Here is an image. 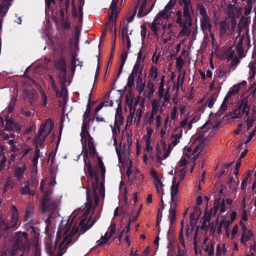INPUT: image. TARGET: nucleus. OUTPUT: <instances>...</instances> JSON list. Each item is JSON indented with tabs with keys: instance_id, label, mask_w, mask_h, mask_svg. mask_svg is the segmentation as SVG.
I'll use <instances>...</instances> for the list:
<instances>
[{
	"instance_id": "1",
	"label": "nucleus",
	"mask_w": 256,
	"mask_h": 256,
	"mask_svg": "<svg viewBox=\"0 0 256 256\" xmlns=\"http://www.w3.org/2000/svg\"><path fill=\"white\" fill-rule=\"evenodd\" d=\"M92 202L88 196H87V202L86 204V207L82 212L80 210L78 212H74L70 218L68 220L66 224L62 222L60 228L59 234H68L71 232L73 226L78 228L80 227V234H84L86 230H88L94 224V222H92L89 224L90 220L91 218L90 212L91 210ZM78 230L75 233L76 234Z\"/></svg>"
},
{
	"instance_id": "2",
	"label": "nucleus",
	"mask_w": 256,
	"mask_h": 256,
	"mask_svg": "<svg viewBox=\"0 0 256 256\" xmlns=\"http://www.w3.org/2000/svg\"><path fill=\"white\" fill-rule=\"evenodd\" d=\"M78 228L74 226L71 232L68 234L64 236L59 234L60 230L57 234L59 239L62 237V242L60 244L58 248L56 247V244H48L46 247V252L50 256H62L66 252V246L74 239V234L77 232Z\"/></svg>"
},
{
	"instance_id": "3",
	"label": "nucleus",
	"mask_w": 256,
	"mask_h": 256,
	"mask_svg": "<svg viewBox=\"0 0 256 256\" xmlns=\"http://www.w3.org/2000/svg\"><path fill=\"white\" fill-rule=\"evenodd\" d=\"M89 128L88 122L84 120L82 124L80 132L82 144V154L84 156L89 154L90 157L94 158L96 153V148L94 144L93 138L90 136L88 132Z\"/></svg>"
},
{
	"instance_id": "4",
	"label": "nucleus",
	"mask_w": 256,
	"mask_h": 256,
	"mask_svg": "<svg viewBox=\"0 0 256 256\" xmlns=\"http://www.w3.org/2000/svg\"><path fill=\"white\" fill-rule=\"evenodd\" d=\"M196 146L191 153L190 148L187 149V152H186L181 158L178 162V166L184 168V166L188 163H194L198 158L199 154L202 152L204 148V142L202 138L196 139L195 142Z\"/></svg>"
},
{
	"instance_id": "5",
	"label": "nucleus",
	"mask_w": 256,
	"mask_h": 256,
	"mask_svg": "<svg viewBox=\"0 0 256 256\" xmlns=\"http://www.w3.org/2000/svg\"><path fill=\"white\" fill-rule=\"evenodd\" d=\"M46 181L43 180L41 182L40 188L43 192V197L41 202V209L43 212L46 211H51L56 209L58 204V202L54 200L50 196L51 192L49 190H44Z\"/></svg>"
},
{
	"instance_id": "6",
	"label": "nucleus",
	"mask_w": 256,
	"mask_h": 256,
	"mask_svg": "<svg viewBox=\"0 0 256 256\" xmlns=\"http://www.w3.org/2000/svg\"><path fill=\"white\" fill-rule=\"evenodd\" d=\"M180 4L184 6V14H182L181 11H178L176 12V23L179 26L192 23L190 15V10L192 6L190 0H180Z\"/></svg>"
},
{
	"instance_id": "7",
	"label": "nucleus",
	"mask_w": 256,
	"mask_h": 256,
	"mask_svg": "<svg viewBox=\"0 0 256 256\" xmlns=\"http://www.w3.org/2000/svg\"><path fill=\"white\" fill-rule=\"evenodd\" d=\"M170 205L169 210L168 218L171 224L173 223L176 218V208L178 201V183L174 182L170 188Z\"/></svg>"
},
{
	"instance_id": "8",
	"label": "nucleus",
	"mask_w": 256,
	"mask_h": 256,
	"mask_svg": "<svg viewBox=\"0 0 256 256\" xmlns=\"http://www.w3.org/2000/svg\"><path fill=\"white\" fill-rule=\"evenodd\" d=\"M171 151L172 148L166 145L165 140H162L158 143L156 148V158L157 163L160 165L162 160L166 159Z\"/></svg>"
},
{
	"instance_id": "9",
	"label": "nucleus",
	"mask_w": 256,
	"mask_h": 256,
	"mask_svg": "<svg viewBox=\"0 0 256 256\" xmlns=\"http://www.w3.org/2000/svg\"><path fill=\"white\" fill-rule=\"evenodd\" d=\"M12 216L10 220L6 222L4 220L0 219V233L3 230H6L9 228H14L16 226L19 222L18 212L16 208L12 206L11 208Z\"/></svg>"
},
{
	"instance_id": "10",
	"label": "nucleus",
	"mask_w": 256,
	"mask_h": 256,
	"mask_svg": "<svg viewBox=\"0 0 256 256\" xmlns=\"http://www.w3.org/2000/svg\"><path fill=\"white\" fill-rule=\"evenodd\" d=\"M28 234L26 232H19L14 237V244L12 246H18V250L22 248L29 250L30 242L28 238Z\"/></svg>"
},
{
	"instance_id": "11",
	"label": "nucleus",
	"mask_w": 256,
	"mask_h": 256,
	"mask_svg": "<svg viewBox=\"0 0 256 256\" xmlns=\"http://www.w3.org/2000/svg\"><path fill=\"white\" fill-rule=\"evenodd\" d=\"M53 127V122L50 120H46L42 124L38 132L37 144L42 145L44 142L46 138L48 135Z\"/></svg>"
},
{
	"instance_id": "12",
	"label": "nucleus",
	"mask_w": 256,
	"mask_h": 256,
	"mask_svg": "<svg viewBox=\"0 0 256 256\" xmlns=\"http://www.w3.org/2000/svg\"><path fill=\"white\" fill-rule=\"evenodd\" d=\"M176 26L172 23L168 24V26L166 24H162V36L164 44L174 40L176 34Z\"/></svg>"
},
{
	"instance_id": "13",
	"label": "nucleus",
	"mask_w": 256,
	"mask_h": 256,
	"mask_svg": "<svg viewBox=\"0 0 256 256\" xmlns=\"http://www.w3.org/2000/svg\"><path fill=\"white\" fill-rule=\"evenodd\" d=\"M118 2V0H112L110 7V9L111 10L110 14L109 16L106 24V26L108 28L112 31L114 30L115 32H116V28L114 26V22L118 12L116 7Z\"/></svg>"
},
{
	"instance_id": "14",
	"label": "nucleus",
	"mask_w": 256,
	"mask_h": 256,
	"mask_svg": "<svg viewBox=\"0 0 256 256\" xmlns=\"http://www.w3.org/2000/svg\"><path fill=\"white\" fill-rule=\"evenodd\" d=\"M238 180L236 182L233 178H230L227 182L226 184L224 186L220 184H218V187H220L218 193L220 195L229 196L236 190L238 185Z\"/></svg>"
},
{
	"instance_id": "15",
	"label": "nucleus",
	"mask_w": 256,
	"mask_h": 256,
	"mask_svg": "<svg viewBox=\"0 0 256 256\" xmlns=\"http://www.w3.org/2000/svg\"><path fill=\"white\" fill-rule=\"evenodd\" d=\"M150 174L153 178V184L155 186L157 192L160 195L162 196L164 194V184H163L162 177L158 175V172L154 170H152Z\"/></svg>"
},
{
	"instance_id": "16",
	"label": "nucleus",
	"mask_w": 256,
	"mask_h": 256,
	"mask_svg": "<svg viewBox=\"0 0 256 256\" xmlns=\"http://www.w3.org/2000/svg\"><path fill=\"white\" fill-rule=\"evenodd\" d=\"M145 58L144 54L141 50H140L138 54L136 61L134 66L132 73L135 74H139V76H141L144 66V62Z\"/></svg>"
},
{
	"instance_id": "17",
	"label": "nucleus",
	"mask_w": 256,
	"mask_h": 256,
	"mask_svg": "<svg viewBox=\"0 0 256 256\" xmlns=\"http://www.w3.org/2000/svg\"><path fill=\"white\" fill-rule=\"evenodd\" d=\"M240 226L242 229L240 242L244 246H246V242L251 240L254 238V234L252 230L247 228L242 221L240 222Z\"/></svg>"
},
{
	"instance_id": "18",
	"label": "nucleus",
	"mask_w": 256,
	"mask_h": 256,
	"mask_svg": "<svg viewBox=\"0 0 256 256\" xmlns=\"http://www.w3.org/2000/svg\"><path fill=\"white\" fill-rule=\"evenodd\" d=\"M166 102L164 100L161 101L158 99H154L151 102L152 109L150 112L154 114H160L164 112L166 106Z\"/></svg>"
},
{
	"instance_id": "19",
	"label": "nucleus",
	"mask_w": 256,
	"mask_h": 256,
	"mask_svg": "<svg viewBox=\"0 0 256 256\" xmlns=\"http://www.w3.org/2000/svg\"><path fill=\"white\" fill-rule=\"evenodd\" d=\"M94 201L95 206L98 204L99 201V197H104V188L102 184H96V186L94 185Z\"/></svg>"
},
{
	"instance_id": "20",
	"label": "nucleus",
	"mask_w": 256,
	"mask_h": 256,
	"mask_svg": "<svg viewBox=\"0 0 256 256\" xmlns=\"http://www.w3.org/2000/svg\"><path fill=\"white\" fill-rule=\"evenodd\" d=\"M88 155L90 156V154H88L87 156H84L83 154L84 161L85 163L84 170L86 173H87L90 178H94V180L96 182L98 181V178L96 177V172L95 169L94 168L91 166L90 162L88 160Z\"/></svg>"
},
{
	"instance_id": "21",
	"label": "nucleus",
	"mask_w": 256,
	"mask_h": 256,
	"mask_svg": "<svg viewBox=\"0 0 256 256\" xmlns=\"http://www.w3.org/2000/svg\"><path fill=\"white\" fill-rule=\"evenodd\" d=\"M164 84H159L158 88V98L164 100V102H169L170 98V87L168 86L166 90L164 89Z\"/></svg>"
},
{
	"instance_id": "22",
	"label": "nucleus",
	"mask_w": 256,
	"mask_h": 256,
	"mask_svg": "<svg viewBox=\"0 0 256 256\" xmlns=\"http://www.w3.org/2000/svg\"><path fill=\"white\" fill-rule=\"evenodd\" d=\"M171 125V122L170 120L169 116H167L164 120V124L163 126L161 128L160 131V136L162 140H164V138L169 134L170 127Z\"/></svg>"
},
{
	"instance_id": "23",
	"label": "nucleus",
	"mask_w": 256,
	"mask_h": 256,
	"mask_svg": "<svg viewBox=\"0 0 256 256\" xmlns=\"http://www.w3.org/2000/svg\"><path fill=\"white\" fill-rule=\"evenodd\" d=\"M182 130H178L177 132L172 134L170 136V143L168 145L170 148L180 143V140L182 137Z\"/></svg>"
},
{
	"instance_id": "24",
	"label": "nucleus",
	"mask_w": 256,
	"mask_h": 256,
	"mask_svg": "<svg viewBox=\"0 0 256 256\" xmlns=\"http://www.w3.org/2000/svg\"><path fill=\"white\" fill-rule=\"evenodd\" d=\"M242 10L240 8H236L234 5L229 4L226 8V13L228 17L234 19L238 16Z\"/></svg>"
},
{
	"instance_id": "25",
	"label": "nucleus",
	"mask_w": 256,
	"mask_h": 256,
	"mask_svg": "<svg viewBox=\"0 0 256 256\" xmlns=\"http://www.w3.org/2000/svg\"><path fill=\"white\" fill-rule=\"evenodd\" d=\"M137 8H138V13L141 16H146L150 10L149 8H147L146 0H139Z\"/></svg>"
},
{
	"instance_id": "26",
	"label": "nucleus",
	"mask_w": 256,
	"mask_h": 256,
	"mask_svg": "<svg viewBox=\"0 0 256 256\" xmlns=\"http://www.w3.org/2000/svg\"><path fill=\"white\" fill-rule=\"evenodd\" d=\"M26 170V167L24 163L20 164L14 168V176L20 181L23 176L24 172Z\"/></svg>"
},
{
	"instance_id": "27",
	"label": "nucleus",
	"mask_w": 256,
	"mask_h": 256,
	"mask_svg": "<svg viewBox=\"0 0 256 256\" xmlns=\"http://www.w3.org/2000/svg\"><path fill=\"white\" fill-rule=\"evenodd\" d=\"M192 25V23L184 24L182 26H180V27L182 28V29L180 30L178 34V38H182L184 36H188L190 34V27Z\"/></svg>"
},
{
	"instance_id": "28",
	"label": "nucleus",
	"mask_w": 256,
	"mask_h": 256,
	"mask_svg": "<svg viewBox=\"0 0 256 256\" xmlns=\"http://www.w3.org/2000/svg\"><path fill=\"white\" fill-rule=\"evenodd\" d=\"M178 75L177 78L176 82H174V89H176V91H178L180 86H182L186 74V71L184 70L182 72H178Z\"/></svg>"
},
{
	"instance_id": "29",
	"label": "nucleus",
	"mask_w": 256,
	"mask_h": 256,
	"mask_svg": "<svg viewBox=\"0 0 256 256\" xmlns=\"http://www.w3.org/2000/svg\"><path fill=\"white\" fill-rule=\"evenodd\" d=\"M158 76V70L155 66H152L150 68V72L148 76V81L155 82H157V78Z\"/></svg>"
},
{
	"instance_id": "30",
	"label": "nucleus",
	"mask_w": 256,
	"mask_h": 256,
	"mask_svg": "<svg viewBox=\"0 0 256 256\" xmlns=\"http://www.w3.org/2000/svg\"><path fill=\"white\" fill-rule=\"evenodd\" d=\"M124 116L122 108L118 106L116 109V112L115 114L114 124L116 126H120V125L123 124Z\"/></svg>"
},
{
	"instance_id": "31",
	"label": "nucleus",
	"mask_w": 256,
	"mask_h": 256,
	"mask_svg": "<svg viewBox=\"0 0 256 256\" xmlns=\"http://www.w3.org/2000/svg\"><path fill=\"white\" fill-rule=\"evenodd\" d=\"M164 24L162 22L158 21L155 18L153 22L150 24L151 30L153 32L154 35L158 36V30L160 26Z\"/></svg>"
},
{
	"instance_id": "32",
	"label": "nucleus",
	"mask_w": 256,
	"mask_h": 256,
	"mask_svg": "<svg viewBox=\"0 0 256 256\" xmlns=\"http://www.w3.org/2000/svg\"><path fill=\"white\" fill-rule=\"evenodd\" d=\"M170 12L164 9L160 11L156 16L155 19L162 22V20H168L170 18Z\"/></svg>"
},
{
	"instance_id": "33",
	"label": "nucleus",
	"mask_w": 256,
	"mask_h": 256,
	"mask_svg": "<svg viewBox=\"0 0 256 256\" xmlns=\"http://www.w3.org/2000/svg\"><path fill=\"white\" fill-rule=\"evenodd\" d=\"M252 174L250 170L248 171L246 174L241 184V189L242 190L245 191L248 184L250 182Z\"/></svg>"
},
{
	"instance_id": "34",
	"label": "nucleus",
	"mask_w": 256,
	"mask_h": 256,
	"mask_svg": "<svg viewBox=\"0 0 256 256\" xmlns=\"http://www.w3.org/2000/svg\"><path fill=\"white\" fill-rule=\"evenodd\" d=\"M61 2L60 15L62 18H64V12H66L69 8L70 0H60Z\"/></svg>"
},
{
	"instance_id": "35",
	"label": "nucleus",
	"mask_w": 256,
	"mask_h": 256,
	"mask_svg": "<svg viewBox=\"0 0 256 256\" xmlns=\"http://www.w3.org/2000/svg\"><path fill=\"white\" fill-rule=\"evenodd\" d=\"M211 214H206L202 218V224L201 226V229L203 230H206L210 226V220Z\"/></svg>"
},
{
	"instance_id": "36",
	"label": "nucleus",
	"mask_w": 256,
	"mask_h": 256,
	"mask_svg": "<svg viewBox=\"0 0 256 256\" xmlns=\"http://www.w3.org/2000/svg\"><path fill=\"white\" fill-rule=\"evenodd\" d=\"M18 250V246H12L8 248L0 256H14L16 254Z\"/></svg>"
},
{
	"instance_id": "37",
	"label": "nucleus",
	"mask_w": 256,
	"mask_h": 256,
	"mask_svg": "<svg viewBox=\"0 0 256 256\" xmlns=\"http://www.w3.org/2000/svg\"><path fill=\"white\" fill-rule=\"evenodd\" d=\"M206 240H204V245L202 246V250L207 252L208 255L214 254V246L212 242L206 243Z\"/></svg>"
},
{
	"instance_id": "38",
	"label": "nucleus",
	"mask_w": 256,
	"mask_h": 256,
	"mask_svg": "<svg viewBox=\"0 0 256 256\" xmlns=\"http://www.w3.org/2000/svg\"><path fill=\"white\" fill-rule=\"evenodd\" d=\"M201 25L203 30H208L210 32L212 25L208 16L202 18Z\"/></svg>"
},
{
	"instance_id": "39",
	"label": "nucleus",
	"mask_w": 256,
	"mask_h": 256,
	"mask_svg": "<svg viewBox=\"0 0 256 256\" xmlns=\"http://www.w3.org/2000/svg\"><path fill=\"white\" fill-rule=\"evenodd\" d=\"M136 89L138 92L139 94H140L144 90L146 84L142 81V78L141 76H138V80L136 82Z\"/></svg>"
},
{
	"instance_id": "40",
	"label": "nucleus",
	"mask_w": 256,
	"mask_h": 256,
	"mask_svg": "<svg viewBox=\"0 0 256 256\" xmlns=\"http://www.w3.org/2000/svg\"><path fill=\"white\" fill-rule=\"evenodd\" d=\"M155 82H148V83H147V85H146V88L148 90V98H151L154 92H155V89H154V85H155Z\"/></svg>"
},
{
	"instance_id": "41",
	"label": "nucleus",
	"mask_w": 256,
	"mask_h": 256,
	"mask_svg": "<svg viewBox=\"0 0 256 256\" xmlns=\"http://www.w3.org/2000/svg\"><path fill=\"white\" fill-rule=\"evenodd\" d=\"M185 62L182 57H178L176 59V66L178 70V72H182V67L184 64Z\"/></svg>"
},
{
	"instance_id": "42",
	"label": "nucleus",
	"mask_w": 256,
	"mask_h": 256,
	"mask_svg": "<svg viewBox=\"0 0 256 256\" xmlns=\"http://www.w3.org/2000/svg\"><path fill=\"white\" fill-rule=\"evenodd\" d=\"M28 182H26L24 183V186L22 187L21 188V193L22 194H31L34 196L35 194L34 191L31 192L29 186H28Z\"/></svg>"
},
{
	"instance_id": "43",
	"label": "nucleus",
	"mask_w": 256,
	"mask_h": 256,
	"mask_svg": "<svg viewBox=\"0 0 256 256\" xmlns=\"http://www.w3.org/2000/svg\"><path fill=\"white\" fill-rule=\"evenodd\" d=\"M178 109L180 110L181 115L184 114L186 112H188L190 114V108L186 104H180L178 106Z\"/></svg>"
},
{
	"instance_id": "44",
	"label": "nucleus",
	"mask_w": 256,
	"mask_h": 256,
	"mask_svg": "<svg viewBox=\"0 0 256 256\" xmlns=\"http://www.w3.org/2000/svg\"><path fill=\"white\" fill-rule=\"evenodd\" d=\"M110 237L108 236V232H106L104 236H102L100 240L97 241V245L98 246H102L107 242Z\"/></svg>"
},
{
	"instance_id": "45",
	"label": "nucleus",
	"mask_w": 256,
	"mask_h": 256,
	"mask_svg": "<svg viewBox=\"0 0 256 256\" xmlns=\"http://www.w3.org/2000/svg\"><path fill=\"white\" fill-rule=\"evenodd\" d=\"M79 32H78L75 36L70 40V46H74L78 49V43Z\"/></svg>"
},
{
	"instance_id": "46",
	"label": "nucleus",
	"mask_w": 256,
	"mask_h": 256,
	"mask_svg": "<svg viewBox=\"0 0 256 256\" xmlns=\"http://www.w3.org/2000/svg\"><path fill=\"white\" fill-rule=\"evenodd\" d=\"M226 252V250L225 248V244H222V246L220 245H217L216 246V254L218 256H222V254H225Z\"/></svg>"
},
{
	"instance_id": "47",
	"label": "nucleus",
	"mask_w": 256,
	"mask_h": 256,
	"mask_svg": "<svg viewBox=\"0 0 256 256\" xmlns=\"http://www.w3.org/2000/svg\"><path fill=\"white\" fill-rule=\"evenodd\" d=\"M178 106H174L171 110L170 115L169 116L170 120L172 122V120H175L177 117Z\"/></svg>"
},
{
	"instance_id": "48",
	"label": "nucleus",
	"mask_w": 256,
	"mask_h": 256,
	"mask_svg": "<svg viewBox=\"0 0 256 256\" xmlns=\"http://www.w3.org/2000/svg\"><path fill=\"white\" fill-rule=\"evenodd\" d=\"M38 95L34 90H32L27 94V98L32 104L37 98Z\"/></svg>"
},
{
	"instance_id": "49",
	"label": "nucleus",
	"mask_w": 256,
	"mask_h": 256,
	"mask_svg": "<svg viewBox=\"0 0 256 256\" xmlns=\"http://www.w3.org/2000/svg\"><path fill=\"white\" fill-rule=\"evenodd\" d=\"M40 157V150L38 149L37 148L36 149L35 152H34V158L32 160V165L33 166H36L38 164V161Z\"/></svg>"
},
{
	"instance_id": "50",
	"label": "nucleus",
	"mask_w": 256,
	"mask_h": 256,
	"mask_svg": "<svg viewBox=\"0 0 256 256\" xmlns=\"http://www.w3.org/2000/svg\"><path fill=\"white\" fill-rule=\"evenodd\" d=\"M152 147L151 146L150 138H148L146 142L145 152H146V154H148L149 156H150L152 153Z\"/></svg>"
},
{
	"instance_id": "51",
	"label": "nucleus",
	"mask_w": 256,
	"mask_h": 256,
	"mask_svg": "<svg viewBox=\"0 0 256 256\" xmlns=\"http://www.w3.org/2000/svg\"><path fill=\"white\" fill-rule=\"evenodd\" d=\"M14 122L13 120L10 118L6 119V124L5 130L7 131H10L14 128Z\"/></svg>"
},
{
	"instance_id": "52",
	"label": "nucleus",
	"mask_w": 256,
	"mask_h": 256,
	"mask_svg": "<svg viewBox=\"0 0 256 256\" xmlns=\"http://www.w3.org/2000/svg\"><path fill=\"white\" fill-rule=\"evenodd\" d=\"M230 93H228L226 95V96H225V98L224 100V101L220 106V110H221L222 112H224L226 111V110L227 109V106H226V102L228 101V98H230Z\"/></svg>"
},
{
	"instance_id": "53",
	"label": "nucleus",
	"mask_w": 256,
	"mask_h": 256,
	"mask_svg": "<svg viewBox=\"0 0 256 256\" xmlns=\"http://www.w3.org/2000/svg\"><path fill=\"white\" fill-rule=\"evenodd\" d=\"M180 170V179H179L178 181L177 182L176 180V178L174 177L173 178L172 184H173L174 182H175L178 183V185H179L180 184V182H182L184 180V178L185 176V174H186V171L185 170V168H182Z\"/></svg>"
},
{
	"instance_id": "54",
	"label": "nucleus",
	"mask_w": 256,
	"mask_h": 256,
	"mask_svg": "<svg viewBox=\"0 0 256 256\" xmlns=\"http://www.w3.org/2000/svg\"><path fill=\"white\" fill-rule=\"evenodd\" d=\"M134 74L131 73V74L129 76L128 79V82H127L126 86L130 88H132L134 84Z\"/></svg>"
},
{
	"instance_id": "55",
	"label": "nucleus",
	"mask_w": 256,
	"mask_h": 256,
	"mask_svg": "<svg viewBox=\"0 0 256 256\" xmlns=\"http://www.w3.org/2000/svg\"><path fill=\"white\" fill-rule=\"evenodd\" d=\"M38 89L42 97V106H46V96L44 91L40 86H38Z\"/></svg>"
},
{
	"instance_id": "56",
	"label": "nucleus",
	"mask_w": 256,
	"mask_h": 256,
	"mask_svg": "<svg viewBox=\"0 0 256 256\" xmlns=\"http://www.w3.org/2000/svg\"><path fill=\"white\" fill-rule=\"evenodd\" d=\"M198 10L202 18L208 16L206 14V9L203 6H198Z\"/></svg>"
},
{
	"instance_id": "57",
	"label": "nucleus",
	"mask_w": 256,
	"mask_h": 256,
	"mask_svg": "<svg viewBox=\"0 0 256 256\" xmlns=\"http://www.w3.org/2000/svg\"><path fill=\"white\" fill-rule=\"evenodd\" d=\"M218 76L220 78H226L230 74V72H227L221 68H218Z\"/></svg>"
},
{
	"instance_id": "58",
	"label": "nucleus",
	"mask_w": 256,
	"mask_h": 256,
	"mask_svg": "<svg viewBox=\"0 0 256 256\" xmlns=\"http://www.w3.org/2000/svg\"><path fill=\"white\" fill-rule=\"evenodd\" d=\"M57 97H62L64 101L67 97V90L66 88L62 86L60 93L58 92Z\"/></svg>"
},
{
	"instance_id": "59",
	"label": "nucleus",
	"mask_w": 256,
	"mask_h": 256,
	"mask_svg": "<svg viewBox=\"0 0 256 256\" xmlns=\"http://www.w3.org/2000/svg\"><path fill=\"white\" fill-rule=\"evenodd\" d=\"M250 110V106L246 102H242V112L243 114L245 113L246 115V116L248 118V112Z\"/></svg>"
},
{
	"instance_id": "60",
	"label": "nucleus",
	"mask_w": 256,
	"mask_h": 256,
	"mask_svg": "<svg viewBox=\"0 0 256 256\" xmlns=\"http://www.w3.org/2000/svg\"><path fill=\"white\" fill-rule=\"evenodd\" d=\"M126 176L128 178L129 180L133 181L135 178V176L133 175V172L131 170V165L128 166V169L126 171Z\"/></svg>"
},
{
	"instance_id": "61",
	"label": "nucleus",
	"mask_w": 256,
	"mask_h": 256,
	"mask_svg": "<svg viewBox=\"0 0 256 256\" xmlns=\"http://www.w3.org/2000/svg\"><path fill=\"white\" fill-rule=\"evenodd\" d=\"M189 118L188 115H187L186 118L182 120L180 124V128L178 130H181L182 128H184L186 127L188 128V118Z\"/></svg>"
},
{
	"instance_id": "62",
	"label": "nucleus",
	"mask_w": 256,
	"mask_h": 256,
	"mask_svg": "<svg viewBox=\"0 0 256 256\" xmlns=\"http://www.w3.org/2000/svg\"><path fill=\"white\" fill-rule=\"evenodd\" d=\"M112 130L113 136H116L118 133L120 132V126H116L114 123V126H110Z\"/></svg>"
},
{
	"instance_id": "63",
	"label": "nucleus",
	"mask_w": 256,
	"mask_h": 256,
	"mask_svg": "<svg viewBox=\"0 0 256 256\" xmlns=\"http://www.w3.org/2000/svg\"><path fill=\"white\" fill-rule=\"evenodd\" d=\"M127 57L128 54L126 52L125 50L122 52L120 58V64H122V66L124 64Z\"/></svg>"
},
{
	"instance_id": "64",
	"label": "nucleus",
	"mask_w": 256,
	"mask_h": 256,
	"mask_svg": "<svg viewBox=\"0 0 256 256\" xmlns=\"http://www.w3.org/2000/svg\"><path fill=\"white\" fill-rule=\"evenodd\" d=\"M106 232H108V236L111 238L116 232V228L114 224H111Z\"/></svg>"
}]
</instances>
